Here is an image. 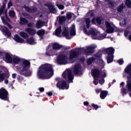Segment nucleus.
<instances>
[{
  "mask_svg": "<svg viewBox=\"0 0 131 131\" xmlns=\"http://www.w3.org/2000/svg\"><path fill=\"white\" fill-rule=\"evenodd\" d=\"M53 75H54V69L51 64L46 63L39 67L37 76L40 79H50Z\"/></svg>",
  "mask_w": 131,
  "mask_h": 131,
  "instance_id": "f257e3e1",
  "label": "nucleus"
},
{
  "mask_svg": "<svg viewBox=\"0 0 131 131\" xmlns=\"http://www.w3.org/2000/svg\"><path fill=\"white\" fill-rule=\"evenodd\" d=\"M20 66L22 67V69L19 72V74L26 77L31 76L32 72L29 70L31 66L30 61L25 59H23L20 61Z\"/></svg>",
  "mask_w": 131,
  "mask_h": 131,
  "instance_id": "f03ea898",
  "label": "nucleus"
},
{
  "mask_svg": "<svg viewBox=\"0 0 131 131\" xmlns=\"http://www.w3.org/2000/svg\"><path fill=\"white\" fill-rule=\"evenodd\" d=\"M125 73L128 74V76H127V79L128 80L126 81V84L125 85V88H122L121 89V94L122 96H125V95H127L128 94V92H130V91H128V88H127V84H130L131 83V63L128 64L124 70Z\"/></svg>",
  "mask_w": 131,
  "mask_h": 131,
  "instance_id": "7ed1b4c3",
  "label": "nucleus"
},
{
  "mask_svg": "<svg viewBox=\"0 0 131 131\" xmlns=\"http://www.w3.org/2000/svg\"><path fill=\"white\" fill-rule=\"evenodd\" d=\"M62 77L65 80H68L69 82H73V79H74V76L72 75V71L69 69H67V70L62 73Z\"/></svg>",
  "mask_w": 131,
  "mask_h": 131,
  "instance_id": "20e7f679",
  "label": "nucleus"
},
{
  "mask_svg": "<svg viewBox=\"0 0 131 131\" xmlns=\"http://www.w3.org/2000/svg\"><path fill=\"white\" fill-rule=\"evenodd\" d=\"M95 46H88L86 49L79 48V52L80 53H84V55H90V54H94L95 53Z\"/></svg>",
  "mask_w": 131,
  "mask_h": 131,
  "instance_id": "39448f33",
  "label": "nucleus"
},
{
  "mask_svg": "<svg viewBox=\"0 0 131 131\" xmlns=\"http://www.w3.org/2000/svg\"><path fill=\"white\" fill-rule=\"evenodd\" d=\"M57 62L59 65H66L68 64V57L67 55L64 54H60L57 59Z\"/></svg>",
  "mask_w": 131,
  "mask_h": 131,
  "instance_id": "423d86ee",
  "label": "nucleus"
},
{
  "mask_svg": "<svg viewBox=\"0 0 131 131\" xmlns=\"http://www.w3.org/2000/svg\"><path fill=\"white\" fill-rule=\"evenodd\" d=\"M0 99L4 101H9V92L4 88L0 89Z\"/></svg>",
  "mask_w": 131,
  "mask_h": 131,
  "instance_id": "0eeeda50",
  "label": "nucleus"
},
{
  "mask_svg": "<svg viewBox=\"0 0 131 131\" xmlns=\"http://www.w3.org/2000/svg\"><path fill=\"white\" fill-rule=\"evenodd\" d=\"M102 71L99 70L98 69H94L92 70V75L94 78V80H98V78L101 77V74H102Z\"/></svg>",
  "mask_w": 131,
  "mask_h": 131,
  "instance_id": "6e6552de",
  "label": "nucleus"
},
{
  "mask_svg": "<svg viewBox=\"0 0 131 131\" xmlns=\"http://www.w3.org/2000/svg\"><path fill=\"white\" fill-rule=\"evenodd\" d=\"M56 86L59 90H64L67 86V81L61 80L57 82Z\"/></svg>",
  "mask_w": 131,
  "mask_h": 131,
  "instance_id": "1a4fd4ad",
  "label": "nucleus"
},
{
  "mask_svg": "<svg viewBox=\"0 0 131 131\" xmlns=\"http://www.w3.org/2000/svg\"><path fill=\"white\" fill-rule=\"evenodd\" d=\"M74 73L77 75H81L82 74V71H81V66L80 64H77L75 65L74 68Z\"/></svg>",
  "mask_w": 131,
  "mask_h": 131,
  "instance_id": "9d476101",
  "label": "nucleus"
},
{
  "mask_svg": "<svg viewBox=\"0 0 131 131\" xmlns=\"http://www.w3.org/2000/svg\"><path fill=\"white\" fill-rule=\"evenodd\" d=\"M84 31L88 35H93V36H97L98 35V31L94 28H92L89 32H88V30L86 29H84Z\"/></svg>",
  "mask_w": 131,
  "mask_h": 131,
  "instance_id": "9b49d317",
  "label": "nucleus"
},
{
  "mask_svg": "<svg viewBox=\"0 0 131 131\" xmlns=\"http://www.w3.org/2000/svg\"><path fill=\"white\" fill-rule=\"evenodd\" d=\"M79 56V52L74 50H71L70 53L69 59L70 61L73 60L75 58H77Z\"/></svg>",
  "mask_w": 131,
  "mask_h": 131,
  "instance_id": "f8f14e48",
  "label": "nucleus"
},
{
  "mask_svg": "<svg viewBox=\"0 0 131 131\" xmlns=\"http://www.w3.org/2000/svg\"><path fill=\"white\" fill-rule=\"evenodd\" d=\"M1 31L4 35H7L8 37H11V36H12V34L10 30H9V29L5 26H3L1 28Z\"/></svg>",
  "mask_w": 131,
  "mask_h": 131,
  "instance_id": "ddd939ff",
  "label": "nucleus"
},
{
  "mask_svg": "<svg viewBox=\"0 0 131 131\" xmlns=\"http://www.w3.org/2000/svg\"><path fill=\"white\" fill-rule=\"evenodd\" d=\"M105 26L106 27V33H113L114 32V28L111 26V24L108 21L105 22Z\"/></svg>",
  "mask_w": 131,
  "mask_h": 131,
  "instance_id": "4468645a",
  "label": "nucleus"
},
{
  "mask_svg": "<svg viewBox=\"0 0 131 131\" xmlns=\"http://www.w3.org/2000/svg\"><path fill=\"white\" fill-rule=\"evenodd\" d=\"M104 52L107 55V56H111L113 55V54H114L115 49H114L113 47H110L104 49Z\"/></svg>",
  "mask_w": 131,
  "mask_h": 131,
  "instance_id": "2eb2a0df",
  "label": "nucleus"
},
{
  "mask_svg": "<svg viewBox=\"0 0 131 131\" xmlns=\"http://www.w3.org/2000/svg\"><path fill=\"white\" fill-rule=\"evenodd\" d=\"M23 9H25L26 11L27 12H28V13H35V12H37V8L36 7H33L32 9L31 8L26 6V5H24L23 7Z\"/></svg>",
  "mask_w": 131,
  "mask_h": 131,
  "instance_id": "dca6fc26",
  "label": "nucleus"
},
{
  "mask_svg": "<svg viewBox=\"0 0 131 131\" xmlns=\"http://www.w3.org/2000/svg\"><path fill=\"white\" fill-rule=\"evenodd\" d=\"M102 21H103V18L101 17H94L92 20L91 22L93 24H96L97 23V24H102Z\"/></svg>",
  "mask_w": 131,
  "mask_h": 131,
  "instance_id": "f3484780",
  "label": "nucleus"
},
{
  "mask_svg": "<svg viewBox=\"0 0 131 131\" xmlns=\"http://www.w3.org/2000/svg\"><path fill=\"white\" fill-rule=\"evenodd\" d=\"M46 6L48 7L50 13L52 14H56L57 9L55 8V7H54V5L51 4H47L46 5Z\"/></svg>",
  "mask_w": 131,
  "mask_h": 131,
  "instance_id": "a211bd4d",
  "label": "nucleus"
},
{
  "mask_svg": "<svg viewBox=\"0 0 131 131\" xmlns=\"http://www.w3.org/2000/svg\"><path fill=\"white\" fill-rule=\"evenodd\" d=\"M8 14V10L6 9V4H3L0 8V16L2 15H6Z\"/></svg>",
  "mask_w": 131,
  "mask_h": 131,
  "instance_id": "6ab92c4d",
  "label": "nucleus"
},
{
  "mask_svg": "<svg viewBox=\"0 0 131 131\" xmlns=\"http://www.w3.org/2000/svg\"><path fill=\"white\" fill-rule=\"evenodd\" d=\"M62 48H63V46L56 42L54 43L52 45V49L54 51H59V50H60Z\"/></svg>",
  "mask_w": 131,
  "mask_h": 131,
  "instance_id": "aec40b11",
  "label": "nucleus"
},
{
  "mask_svg": "<svg viewBox=\"0 0 131 131\" xmlns=\"http://www.w3.org/2000/svg\"><path fill=\"white\" fill-rule=\"evenodd\" d=\"M62 34L67 39H70L71 37L69 35V30L67 29V28H64Z\"/></svg>",
  "mask_w": 131,
  "mask_h": 131,
  "instance_id": "412c9836",
  "label": "nucleus"
},
{
  "mask_svg": "<svg viewBox=\"0 0 131 131\" xmlns=\"http://www.w3.org/2000/svg\"><path fill=\"white\" fill-rule=\"evenodd\" d=\"M26 31L30 35H35V33H36V31L33 29L31 28H26Z\"/></svg>",
  "mask_w": 131,
  "mask_h": 131,
  "instance_id": "4be33fe9",
  "label": "nucleus"
},
{
  "mask_svg": "<svg viewBox=\"0 0 131 131\" xmlns=\"http://www.w3.org/2000/svg\"><path fill=\"white\" fill-rule=\"evenodd\" d=\"M44 24L45 21H42V20H38L36 23L35 27L37 29H39L43 26Z\"/></svg>",
  "mask_w": 131,
  "mask_h": 131,
  "instance_id": "5701e85b",
  "label": "nucleus"
},
{
  "mask_svg": "<svg viewBox=\"0 0 131 131\" xmlns=\"http://www.w3.org/2000/svg\"><path fill=\"white\" fill-rule=\"evenodd\" d=\"M61 33H62V27L60 26L55 30V35L58 37H61Z\"/></svg>",
  "mask_w": 131,
  "mask_h": 131,
  "instance_id": "b1692460",
  "label": "nucleus"
},
{
  "mask_svg": "<svg viewBox=\"0 0 131 131\" xmlns=\"http://www.w3.org/2000/svg\"><path fill=\"white\" fill-rule=\"evenodd\" d=\"M1 19H2V22L4 24V25H7V26H8V27H9L10 29H12V28H13L12 26L9 23H8L5 16H1Z\"/></svg>",
  "mask_w": 131,
  "mask_h": 131,
  "instance_id": "393cba45",
  "label": "nucleus"
},
{
  "mask_svg": "<svg viewBox=\"0 0 131 131\" xmlns=\"http://www.w3.org/2000/svg\"><path fill=\"white\" fill-rule=\"evenodd\" d=\"M13 58L9 53L5 54V61L7 63H12Z\"/></svg>",
  "mask_w": 131,
  "mask_h": 131,
  "instance_id": "a878e982",
  "label": "nucleus"
},
{
  "mask_svg": "<svg viewBox=\"0 0 131 131\" xmlns=\"http://www.w3.org/2000/svg\"><path fill=\"white\" fill-rule=\"evenodd\" d=\"M22 59H23L19 58L18 56L13 57L12 63H13V64H18V63L20 62V63Z\"/></svg>",
  "mask_w": 131,
  "mask_h": 131,
  "instance_id": "bb28decb",
  "label": "nucleus"
},
{
  "mask_svg": "<svg viewBox=\"0 0 131 131\" xmlns=\"http://www.w3.org/2000/svg\"><path fill=\"white\" fill-rule=\"evenodd\" d=\"M14 39L15 40V41H16V42L22 43L24 42V39L19 36L18 35H14Z\"/></svg>",
  "mask_w": 131,
  "mask_h": 131,
  "instance_id": "cd10ccee",
  "label": "nucleus"
},
{
  "mask_svg": "<svg viewBox=\"0 0 131 131\" xmlns=\"http://www.w3.org/2000/svg\"><path fill=\"white\" fill-rule=\"evenodd\" d=\"M19 20L20 25H26L28 24V20L24 17H20Z\"/></svg>",
  "mask_w": 131,
  "mask_h": 131,
  "instance_id": "c85d7f7f",
  "label": "nucleus"
},
{
  "mask_svg": "<svg viewBox=\"0 0 131 131\" xmlns=\"http://www.w3.org/2000/svg\"><path fill=\"white\" fill-rule=\"evenodd\" d=\"M107 95H108V91H101L100 95V98L104 100L107 97Z\"/></svg>",
  "mask_w": 131,
  "mask_h": 131,
  "instance_id": "c756f323",
  "label": "nucleus"
},
{
  "mask_svg": "<svg viewBox=\"0 0 131 131\" xmlns=\"http://www.w3.org/2000/svg\"><path fill=\"white\" fill-rule=\"evenodd\" d=\"M59 24L62 25L63 23H65L66 21V17L65 16H62L58 17Z\"/></svg>",
  "mask_w": 131,
  "mask_h": 131,
  "instance_id": "7c9ffc66",
  "label": "nucleus"
},
{
  "mask_svg": "<svg viewBox=\"0 0 131 131\" xmlns=\"http://www.w3.org/2000/svg\"><path fill=\"white\" fill-rule=\"evenodd\" d=\"M27 42L29 45H35V43H36V42H35L34 38L32 37L28 38L27 39Z\"/></svg>",
  "mask_w": 131,
  "mask_h": 131,
  "instance_id": "2f4dec72",
  "label": "nucleus"
},
{
  "mask_svg": "<svg viewBox=\"0 0 131 131\" xmlns=\"http://www.w3.org/2000/svg\"><path fill=\"white\" fill-rule=\"evenodd\" d=\"M113 59H114V55H107L106 57L107 63L110 64V63H112L113 62Z\"/></svg>",
  "mask_w": 131,
  "mask_h": 131,
  "instance_id": "473e14b6",
  "label": "nucleus"
},
{
  "mask_svg": "<svg viewBox=\"0 0 131 131\" xmlns=\"http://www.w3.org/2000/svg\"><path fill=\"white\" fill-rule=\"evenodd\" d=\"M72 28L70 31V35H71V36H74V35L76 34L75 31V25H72Z\"/></svg>",
  "mask_w": 131,
  "mask_h": 131,
  "instance_id": "72a5a7b5",
  "label": "nucleus"
},
{
  "mask_svg": "<svg viewBox=\"0 0 131 131\" xmlns=\"http://www.w3.org/2000/svg\"><path fill=\"white\" fill-rule=\"evenodd\" d=\"M45 33H46V31L43 29L38 30L36 32V34H37L38 36H43Z\"/></svg>",
  "mask_w": 131,
  "mask_h": 131,
  "instance_id": "f704fd0d",
  "label": "nucleus"
},
{
  "mask_svg": "<svg viewBox=\"0 0 131 131\" xmlns=\"http://www.w3.org/2000/svg\"><path fill=\"white\" fill-rule=\"evenodd\" d=\"M19 35L25 39H26V38H28V37H29L28 34L23 31H21L19 33Z\"/></svg>",
  "mask_w": 131,
  "mask_h": 131,
  "instance_id": "c9c22d12",
  "label": "nucleus"
},
{
  "mask_svg": "<svg viewBox=\"0 0 131 131\" xmlns=\"http://www.w3.org/2000/svg\"><path fill=\"white\" fill-rule=\"evenodd\" d=\"M85 22L86 24V27L89 29L91 26V19H90V18H86L85 19Z\"/></svg>",
  "mask_w": 131,
  "mask_h": 131,
  "instance_id": "e433bc0d",
  "label": "nucleus"
},
{
  "mask_svg": "<svg viewBox=\"0 0 131 131\" xmlns=\"http://www.w3.org/2000/svg\"><path fill=\"white\" fill-rule=\"evenodd\" d=\"M125 8L123 4H121L119 7L117 8V11L119 13H122V12L123 11V9Z\"/></svg>",
  "mask_w": 131,
  "mask_h": 131,
  "instance_id": "4c0bfd02",
  "label": "nucleus"
},
{
  "mask_svg": "<svg viewBox=\"0 0 131 131\" xmlns=\"http://www.w3.org/2000/svg\"><path fill=\"white\" fill-rule=\"evenodd\" d=\"M2 72L0 71V82H3L5 80V76L6 74L5 73H2Z\"/></svg>",
  "mask_w": 131,
  "mask_h": 131,
  "instance_id": "58836bf2",
  "label": "nucleus"
},
{
  "mask_svg": "<svg viewBox=\"0 0 131 131\" xmlns=\"http://www.w3.org/2000/svg\"><path fill=\"white\" fill-rule=\"evenodd\" d=\"M96 58L95 57H90L87 60V63L88 65H91L94 61H95Z\"/></svg>",
  "mask_w": 131,
  "mask_h": 131,
  "instance_id": "ea45409f",
  "label": "nucleus"
},
{
  "mask_svg": "<svg viewBox=\"0 0 131 131\" xmlns=\"http://www.w3.org/2000/svg\"><path fill=\"white\" fill-rule=\"evenodd\" d=\"M94 57H96V58H97L98 59H101V57H102V52L100 50L94 55Z\"/></svg>",
  "mask_w": 131,
  "mask_h": 131,
  "instance_id": "a19ab883",
  "label": "nucleus"
},
{
  "mask_svg": "<svg viewBox=\"0 0 131 131\" xmlns=\"http://www.w3.org/2000/svg\"><path fill=\"white\" fill-rule=\"evenodd\" d=\"M9 16H10L11 18H14L15 17V11L11 10L9 12Z\"/></svg>",
  "mask_w": 131,
  "mask_h": 131,
  "instance_id": "79ce46f5",
  "label": "nucleus"
},
{
  "mask_svg": "<svg viewBox=\"0 0 131 131\" xmlns=\"http://www.w3.org/2000/svg\"><path fill=\"white\" fill-rule=\"evenodd\" d=\"M125 5L127 8H131V1L130 0H126Z\"/></svg>",
  "mask_w": 131,
  "mask_h": 131,
  "instance_id": "37998d69",
  "label": "nucleus"
},
{
  "mask_svg": "<svg viewBox=\"0 0 131 131\" xmlns=\"http://www.w3.org/2000/svg\"><path fill=\"white\" fill-rule=\"evenodd\" d=\"M72 15L71 14V13H68L67 14V16L66 17V18L67 19V20H68V21H69V20H71V19H72Z\"/></svg>",
  "mask_w": 131,
  "mask_h": 131,
  "instance_id": "c03bdc74",
  "label": "nucleus"
},
{
  "mask_svg": "<svg viewBox=\"0 0 131 131\" xmlns=\"http://www.w3.org/2000/svg\"><path fill=\"white\" fill-rule=\"evenodd\" d=\"M91 106L94 108L95 110H98L99 109V105L95 104L94 103H92Z\"/></svg>",
  "mask_w": 131,
  "mask_h": 131,
  "instance_id": "a18cd8bd",
  "label": "nucleus"
},
{
  "mask_svg": "<svg viewBox=\"0 0 131 131\" xmlns=\"http://www.w3.org/2000/svg\"><path fill=\"white\" fill-rule=\"evenodd\" d=\"M115 2H112L110 1L108 2V6L112 7V8H114Z\"/></svg>",
  "mask_w": 131,
  "mask_h": 131,
  "instance_id": "49530a36",
  "label": "nucleus"
},
{
  "mask_svg": "<svg viewBox=\"0 0 131 131\" xmlns=\"http://www.w3.org/2000/svg\"><path fill=\"white\" fill-rule=\"evenodd\" d=\"M98 82L99 83H100V84H104L105 82V79L101 78L100 80H99Z\"/></svg>",
  "mask_w": 131,
  "mask_h": 131,
  "instance_id": "de8ad7c7",
  "label": "nucleus"
},
{
  "mask_svg": "<svg viewBox=\"0 0 131 131\" xmlns=\"http://www.w3.org/2000/svg\"><path fill=\"white\" fill-rule=\"evenodd\" d=\"M118 62L119 64V65H122V64L124 63V61H123V59L121 58L118 60Z\"/></svg>",
  "mask_w": 131,
  "mask_h": 131,
  "instance_id": "09e8293b",
  "label": "nucleus"
},
{
  "mask_svg": "<svg viewBox=\"0 0 131 131\" xmlns=\"http://www.w3.org/2000/svg\"><path fill=\"white\" fill-rule=\"evenodd\" d=\"M88 14H90V17H95V13L93 11H89Z\"/></svg>",
  "mask_w": 131,
  "mask_h": 131,
  "instance_id": "8fccbe9b",
  "label": "nucleus"
},
{
  "mask_svg": "<svg viewBox=\"0 0 131 131\" xmlns=\"http://www.w3.org/2000/svg\"><path fill=\"white\" fill-rule=\"evenodd\" d=\"M11 7H13V3L12 2L10 1L8 4V9H10Z\"/></svg>",
  "mask_w": 131,
  "mask_h": 131,
  "instance_id": "3c124183",
  "label": "nucleus"
},
{
  "mask_svg": "<svg viewBox=\"0 0 131 131\" xmlns=\"http://www.w3.org/2000/svg\"><path fill=\"white\" fill-rule=\"evenodd\" d=\"M33 25H34L33 23H29L28 24V27H31V28H33Z\"/></svg>",
  "mask_w": 131,
  "mask_h": 131,
  "instance_id": "603ef678",
  "label": "nucleus"
},
{
  "mask_svg": "<svg viewBox=\"0 0 131 131\" xmlns=\"http://www.w3.org/2000/svg\"><path fill=\"white\" fill-rule=\"evenodd\" d=\"M58 7L59 10H63L64 9V5H58Z\"/></svg>",
  "mask_w": 131,
  "mask_h": 131,
  "instance_id": "864d4df0",
  "label": "nucleus"
},
{
  "mask_svg": "<svg viewBox=\"0 0 131 131\" xmlns=\"http://www.w3.org/2000/svg\"><path fill=\"white\" fill-rule=\"evenodd\" d=\"M4 17H5V19L6 18L8 22H11V19L8 17V13L5 15Z\"/></svg>",
  "mask_w": 131,
  "mask_h": 131,
  "instance_id": "5fc2aeb1",
  "label": "nucleus"
},
{
  "mask_svg": "<svg viewBox=\"0 0 131 131\" xmlns=\"http://www.w3.org/2000/svg\"><path fill=\"white\" fill-rule=\"evenodd\" d=\"M17 79L22 81V80H24V78H23V77L22 76H18V77H17Z\"/></svg>",
  "mask_w": 131,
  "mask_h": 131,
  "instance_id": "6e6d98bb",
  "label": "nucleus"
},
{
  "mask_svg": "<svg viewBox=\"0 0 131 131\" xmlns=\"http://www.w3.org/2000/svg\"><path fill=\"white\" fill-rule=\"evenodd\" d=\"M39 92H40L41 93H43V92H45V88L41 87L39 89Z\"/></svg>",
  "mask_w": 131,
  "mask_h": 131,
  "instance_id": "4d7b16f0",
  "label": "nucleus"
},
{
  "mask_svg": "<svg viewBox=\"0 0 131 131\" xmlns=\"http://www.w3.org/2000/svg\"><path fill=\"white\" fill-rule=\"evenodd\" d=\"M120 85L121 86V88H124L123 87L125 85V83L124 82H122L120 83Z\"/></svg>",
  "mask_w": 131,
  "mask_h": 131,
  "instance_id": "13d9d810",
  "label": "nucleus"
},
{
  "mask_svg": "<svg viewBox=\"0 0 131 131\" xmlns=\"http://www.w3.org/2000/svg\"><path fill=\"white\" fill-rule=\"evenodd\" d=\"M46 94L49 96V97H51V96H53V92H52L46 93Z\"/></svg>",
  "mask_w": 131,
  "mask_h": 131,
  "instance_id": "bf43d9fd",
  "label": "nucleus"
},
{
  "mask_svg": "<svg viewBox=\"0 0 131 131\" xmlns=\"http://www.w3.org/2000/svg\"><path fill=\"white\" fill-rule=\"evenodd\" d=\"M79 61L80 62H84L85 61V58H84V57H81L80 59H79Z\"/></svg>",
  "mask_w": 131,
  "mask_h": 131,
  "instance_id": "052dcab7",
  "label": "nucleus"
},
{
  "mask_svg": "<svg viewBox=\"0 0 131 131\" xmlns=\"http://www.w3.org/2000/svg\"><path fill=\"white\" fill-rule=\"evenodd\" d=\"M95 92L96 94H99L100 93H101V92H102V91L101 90V89H96L95 90Z\"/></svg>",
  "mask_w": 131,
  "mask_h": 131,
  "instance_id": "680f3d73",
  "label": "nucleus"
},
{
  "mask_svg": "<svg viewBox=\"0 0 131 131\" xmlns=\"http://www.w3.org/2000/svg\"><path fill=\"white\" fill-rule=\"evenodd\" d=\"M106 77H107V75H106V72L103 71V75H102V78L104 79V78H105Z\"/></svg>",
  "mask_w": 131,
  "mask_h": 131,
  "instance_id": "e2e57ef3",
  "label": "nucleus"
},
{
  "mask_svg": "<svg viewBox=\"0 0 131 131\" xmlns=\"http://www.w3.org/2000/svg\"><path fill=\"white\" fill-rule=\"evenodd\" d=\"M128 33H129L128 31H125L124 34L125 36H127L128 35Z\"/></svg>",
  "mask_w": 131,
  "mask_h": 131,
  "instance_id": "0e129e2a",
  "label": "nucleus"
},
{
  "mask_svg": "<svg viewBox=\"0 0 131 131\" xmlns=\"http://www.w3.org/2000/svg\"><path fill=\"white\" fill-rule=\"evenodd\" d=\"M55 80H56V81H58V82H59V81H61V80H63V79H61L60 78H59V77L56 78Z\"/></svg>",
  "mask_w": 131,
  "mask_h": 131,
  "instance_id": "69168bd1",
  "label": "nucleus"
},
{
  "mask_svg": "<svg viewBox=\"0 0 131 131\" xmlns=\"http://www.w3.org/2000/svg\"><path fill=\"white\" fill-rule=\"evenodd\" d=\"M84 106H89V101H85L83 102Z\"/></svg>",
  "mask_w": 131,
  "mask_h": 131,
  "instance_id": "338daca9",
  "label": "nucleus"
},
{
  "mask_svg": "<svg viewBox=\"0 0 131 131\" xmlns=\"http://www.w3.org/2000/svg\"><path fill=\"white\" fill-rule=\"evenodd\" d=\"M16 76H17V74L14 73L12 74V78H13V79H15V78H16Z\"/></svg>",
  "mask_w": 131,
  "mask_h": 131,
  "instance_id": "774afa93",
  "label": "nucleus"
}]
</instances>
